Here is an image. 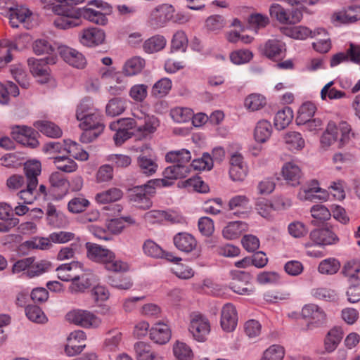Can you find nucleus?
<instances>
[{
    "mask_svg": "<svg viewBox=\"0 0 360 360\" xmlns=\"http://www.w3.org/2000/svg\"><path fill=\"white\" fill-rule=\"evenodd\" d=\"M66 153L70 154L75 159L80 161H86L89 158V153L83 150L80 146L72 140H64Z\"/></svg>",
    "mask_w": 360,
    "mask_h": 360,
    "instance_id": "nucleus-53",
    "label": "nucleus"
},
{
    "mask_svg": "<svg viewBox=\"0 0 360 360\" xmlns=\"http://www.w3.org/2000/svg\"><path fill=\"white\" fill-rule=\"evenodd\" d=\"M170 115L176 122H187L193 117V110L189 108L176 107L171 110Z\"/></svg>",
    "mask_w": 360,
    "mask_h": 360,
    "instance_id": "nucleus-60",
    "label": "nucleus"
},
{
    "mask_svg": "<svg viewBox=\"0 0 360 360\" xmlns=\"http://www.w3.org/2000/svg\"><path fill=\"white\" fill-rule=\"evenodd\" d=\"M52 159L56 167L63 172L72 173L78 168L77 162L68 156L58 155L52 157Z\"/></svg>",
    "mask_w": 360,
    "mask_h": 360,
    "instance_id": "nucleus-41",
    "label": "nucleus"
},
{
    "mask_svg": "<svg viewBox=\"0 0 360 360\" xmlns=\"http://www.w3.org/2000/svg\"><path fill=\"white\" fill-rule=\"evenodd\" d=\"M46 219L49 225L56 228L63 227L67 224L66 216L60 211L57 210L52 204L47 205Z\"/></svg>",
    "mask_w": 360,
    "mask_h": 360,
    "instance_id": "nucleus-34",
    "label": "nucleus"
},
{
    "mask_svg": "<svg viewBox=\"0 0 360 360\" xmlns=\"http://www.w3.org/2000/svg\"><path fill=\"white\" fill-rule=\"evenodd\" d=\"M94 115L88 116L81 120L79 122V127L82 129H92L103 131L104 129V124L102 122V116L98 110L94 112Z\"/></svg>",
    "mask_w": 360,
    "mask_h": 360,
    "instance_id": "nucleus-42",
    "label": "nucleus"
},
{
    "mask_svg": "<svg viewBox=\"0 0 360 360\" xmlns=\"http://www.w3.org/2000/svg\"><path fill=\"white\" fill-rule=\"evenodd\" d=\"M82 245L79 243H72L68 246L62 248L57 255V259L60 261L68 260L75 257L76 253L81 251Z\"/></svg>",
    "mask_w": 360,
    "mask_h": 360,
    "instance_id": "nucleus-62",
    "label": "nucleus"
},
{
    "mask_svg": "<svg viewBox=\"0 0 360 360\" xmlns=\"http://www.w3.org/2000/svg\"><path fill=\"white\" fill-rule=\"evenodd\" d=\"M266 103V98L259 94H252L245 100V106L252 111L262 109L265 106Z\"/></svg>",
    "mask_w": 360,
    "mask_h": 360,
    "instance_id": "nucleus-58",
    "label": "nucleus"
},
{
    "mask_svg": "<svg viewBox=\"0 0 360 360\" xmlns=\"http://www.w3.org/2000/svg\"><path fill=\"white\" fill-rule=\"evenodd\" d=\"M334 84V81H330L321 89L320 96L322 101L338 100L346 96L345 91L338 90L333 86Z\"/></svg>",
    "mask_w": 360,
    "mask_h": 360,
    "instance_id": "nucleus-49",
    "label": "nucleus"
},
{
    "mask_svg": "<svg viewBox=\"0 0 360 360\" xmlns=\"http://www.w3.org/2000/svg\"><path fill=\"white\" fill-rule=\"evenodd\" d=\"M123 197V192L117 188H110L106 191L98 193L95 200L101 205L108 204L120 200Z\"/></svg>",
    "mask_w": 360,
    "mask_h": 360,
    "instance_id": "nucleus-35",
    "label": "nucleus"
},
{
    "mask_svg": "<svg viewBox=\"0 0 360 360\" xmlns=\"http://www.w3.org/2000/svg\"><path fill=\"white\" fill-rule=\"evenodd\" d=\"M273 131L271 124L266 120L257 122L254 130V139L259 143H266L271 137Z\"/></svg>",
    "mask_w": 360,
    "mask_h": 360,
    "instance_id": "nucleus-29",
    "label": "nucleus"
},
{
    "mask_svg": "<svg viewBox=\"0 0 360 360\" xmlns=\"http://www.w3.org/2000/svg\"><path fill=\"white\" fill-rule=\"evenodd\" d=\"M166 44V39L163 36L155 35L146 40L143 48L145 52L153 53L164 49Z\"/></svg>",
    "mask_w": 360,
    "mask_h": 360,
    "instance_id": "nucleus-50",
    "label": "nucleus"
},
{
    "mask_svg": "<svg viewBox=\"0 0 360 360\" xmlns=\"http://www.w3.org/2000/svg\"><path fill=\"white\" fill-rule=\"evenodd\" d=\"M283 141L288 148L291 150H302L305 145L304 139L300 133L297 131H288L283 136Z\"/></svg>",
    "mask_w": 360,
    "mask_h": 360,
    "instance_id": "nucleus-43",
    "label": "nucleus"
},
{
    "mask_svg": "<svg viewBox=\"0 0 360 360\" xmlns=\"http://www.w3.org/2000/svg\"><path fill=\"white\" fill-rule=\"evenodd\" d=\"M210 330V321L205 316L200 313L191 314L188 330L195 340L200 342L205 341Z\"/></svg>",
    "mask_w": 360,
    "mask_h": 360,
    "instance_id": "nucleus-6",
    "label": "nucleus"
},
{
    "mask_svg": "<svg viewBox=\"0 0 360 360\" xmlns=\"http://www.w3.org/2000/svg\"><path fill=\"white\" fill-rule=\"evenodd\" d=\"M73 6V8H70L66 12L69 13V18L68 20H59L58 25L60 27V29L67 30L75 27L79 26L82 24L81 17H83L85 20L101 26H105L108 22V19L106 15L102 13L101 11L89 7L93 6L97 8H101L105 10L109 8V5L106 2L102 0H91L88 2V5L83 8H79Z\"/></svg>",
    "mask_w": 360,
    "mask_h": 360,
    "instance_id": "nucleus-1",
    "label": "nucleus"
},
{
    "mask_svg": "<svg viewBox=\"0 0 360 360\" xmlns=\"http://www.w3.org/2000/svg\"><path fill=\"white\" fill-rule=\"evenodd\" d=\"M172 86V80L167 77H163L157 81L152 86L151 94L156 98L165 96Z\"/></svg>",
    "mask_w": 360,
    "mask_h": 360,
    "instance_id": "nucleus-52",
    "label": "nucleus"
},
{
    "mask_svg": "<svg viewBox=\"0 0 360 360\" xmlns=\"http://www.w3.org/2000/svg\"><path fill=\"white\" fill-rule=\"evenodd\" d=\"M19 89L12 82H7L6 84L0 82V103L7 105L9 103L10 95L16 97L19 95Z\"/></svg>",
    "mask_w": 360,
    "mask_h": 360,
    "instance_id": "nucleus-51",
    "label": "nucleus"
},
{
    "mask_svg": "<svg viewBox=\"0 0 360 360\" xmlns=\"http://www.w3.org/2000/svg\"><path fill=\"white\" fill-rule=\"evenodd\" d=\"M134 349L137 360H163L162 356L152 351L150 346L143 342L135 343Z\"/></svg>",
    "mask_w": 360,
    "mask_h": 360,
    "instance_id": "nucleus-32",
    "label": "nucleus"
},
{
    "mask_svg": "<svg viewBox=\"0 0 360 360\" xmlns=\"http://www.w3.org/2000/svg\"><path fill=\"white\" fill-rule=\"evenodd\" d=\"M97 110L98 109L94 106L93 100L85 98L77 106L76 118L78 121H80L86 117L94 115V112Z\"/></svg>",
    "mask_w": 360,
    "mask_h": 360,
    "instance_id": "nucleus-44",
    "label": "nucleus"
},
{
    "mask_svg": "<svg viewBox=\"0 0 360 360\" xmlns=\"http://www.w3.org/2000/svg\"><path fill=\"white\" fill-rule=\"evenodd\" d=\"M16 49L15 44L8 39L0 41V70L11 61L12 57L10 53Z\"/></svg>",
    "mask_w": 360,
    "mask_h": 360,
    "instance_id": "nucleus-55",
    "label": "nucleus"
},
{
    "mask_svg": "<svg viewBox=\"0 0 360 360\" xmlns=\"http://www.w3.org/2000/svg\"><path fill=\"white\" fill-rule=\"evenodd\" d=\"M238 324V314L236 307L231 303L224 304L221 311L220 325L222 330L229 333L233 331Z\"/></svg>",
    "mask_w": 360,
    "mask_h": 360,
    "instance_id": "nucleus-19",
    "label": "nucleus"
},
{
    "mask_svg": "<svg viewBox=\"0 0 360 360\" xmlns=\"http://www.w3.org/2000/svg\"><path fill=\"white\" fill-rule=\"evenodd\" d=\"M174 11L171 4L159 5L151 11L150 22L156 27H163L173 18Z\"/></svg>",
    "mask_w": 360,
    "mask_h": 360,
    "instance_id": "nucleus-15",
    "label": "nucleus"
},
{
    "mask_svg": "<svg viewBox=\"0 0 360 360\" xmlns=\"http://www.w3.org/2000/svg\"><path fill=\"white\" fill-rule=\"evenodd\" d=\"M132 115L137 120L144 121V124L136 129V138L139 139L150 138L160 126V120L154 115L146 114L141 110H134Z\"/></svg>",
    "mask_w": 360,
    "mask_h": 360,
    "instance_id": "nucleus-7",
    "label": "nucleus"
},
{
    "mask_svg": "<svg viewBox=\"0 0 360 360\" xmlns=\"http://www.w3.org/2000/svg\"><path fill=\"white\" fill-rule=\"evenodd\" d=\"M297 198L302 201L313 200L314 199L326 201L329 199V193L319 186L316 180H312L300 188L297 193Z\"/></svg>",
    "mask_w": 360,
    "mask_h": 360,
    "instance_id": "nucleus-11",
    "label": "nucleus"
},
{
    "mask_svg": "<svg viewBox=\"0 0 360 360\" xmlns=\"http://www.w3.org/2000/svg\"><path fill=\"white\" fill-rule=\"evenodd\" d=\"M190 173V166H183L181 165H175L169 166L165 169L162 175L164 177L172 179L186 177Z\"/></svg>",
    "mask_w": 360,
    "mask_h": 360,
    "instance_id": "nucleus-48",
    "label": "nucleus"
},
{
    "mask_svg": "<svg viewBox=\"0 0 360 360\" xmlns=\"http://www.w3.org/2000/svg\"><path fill=\"white\" fill-rule=\"evenodd\" d=\"M146 65L145 60L139 56L128 59L122 67V72L125 76L132 77L141 72Z\"/></svg>",
    "mask_w": 360,
    "mask_h": 360,
    "instance_id": "nucleus-31",
    "label": "nucleus"
},
{
    "mask_svg": "<svg viewBox=\"0 0 360 360\" xmlns=\"http://www.w3.org/2000/svg\"><path fill=\"white\" fill-rule=\"evenodd\" d=\"M281 176L287 184L295 187L300 184L302 172L296 162L289 161L282 166Z\"/></svg>",
    "mask_w": 360,
    "mask_h": 360,
    "instance_id": "nucleus-18",
    "label": "nucleus"
},
{
    "mask_svg": "<svg viewBox=\"0 0 360 360\" xmlns=\"http://www.w3.org/2000/svg\"><path fill=\"white\" fill-rule=\"evenodd\" d=\"M248 229V224L242 221H234L227 224L222 229V236L226 240H235Z\"/></svg>",
    "mask_w": 360,
    "mask_h": 360,
    "instance_id": "nucleus-27",
    "label": "nucleus"
},
{
    "mask_svg": "<svg viewBox=\"0 0 360 360\" xmlns=\"http://www.w3.org/2000/svg\"><path fill=\"white\" fill-rule=\"evenodd\" d=\"M150 338L155 343L164 345L171 338L169 326L162 322H158L150 329Z\"/></svg>",
    "mask_w": 360,
    "mask_h": 360,
    "instance_id": "nucleus-25",
    "label": "nucleus"
},
{
    "mask_svg": "<svg viewBox=\"0 0 360 360\" xmlns=\"http://www.w3.org/2000/svg\"><path fill=\"white\" fill-rule=\"evenodd\" d=\"M284 354V349L281 346L273 345L263 352L262 360H282Z\"/></svg>",
    "mask_w": 360,
    "mask_h": 360,
    "instance_id": "nucleus-64",
    "label": "nucleus"
},
{
    "mask_svg": "<svg viewBox=\"0 0 360 360\" xmlns=\"http://www.w3.org/2000/svg\"><path fill=\"white\" fill-rule=\"evenodd\" d=\"M90 205L89 201L82 195L71 199L68 204V211L73 214L84 212Z\"/></svg>",
    "mask_w": 360,
    "mask_h": 360,
    "instance_id": "nucleus-63",
    "label": "nucleus"
},
{
    "mask_svg": "<svg viewBox=\"0 0 360 360\" xmlns=\"http://www.w3.org/2000/svg\"><path fill=\"white\" fill-rule=\"evenodd\" d=\"M25 173L27 177V183H30L31 181H35L36 184H38V176L41 172V162L38 160H29L25 162Z\"/></svg>",
    "mask_w": 360,
    "mask_h": 360,
    "instance_id": "nucleus-54",
    "label": "nucleus"
},
{
    "mask_svg": "<svg viewBox=\"0 0 360 360\" xmlns=\"http://www.w3.org/2000/svg\"><path fill=\"white\" fill-rule=\"evenodd\" d=\"M302 316L307 321V327L308 330L322 326L326 320L325 311L314 304H305L302 309Z\"/></svg>",
    "mask_w": 360,
    "mask_h": 360,
    "instance_id": "nucleus-9",
    "label": "nucleus"
},
{
    "mask_svg": "<svg viewBox=\"0 0 360 360\" xmlns=\"http://www.w3.org/2000/svg\"><path fill=\"white\" fill-rule=\"evenodd\" d=\"M86 249L87 257L96 263L103 264L108 271L122 273L130 269L127 262L117 259L115 252L110 249L89 242L86 243Z\"/></svg>",
    "mask_w": 360,
    "mask_h": 360,
    "instance_id": "nucleus-2",
    "label": "nucleus"
},
{
    "mask_svg": "<svg viewBox=\"0 0 360 360\" xmlns=\"http://www.w3.org/2000/svg\"><path fill=\"white\" fill-rule=\"evenodd\" d=\"M59 53L63 60L73 68L83 69L86 65L84 56L75 49L67 46H60Z\"/></svg>",
    "mask_w": 360,
    "mask_h": 360,
    "instance_id": "nucleus-16",
    "label": "nucleus"
},
{
    "mask_svg": "<svg viewBox=\"0 0 360 360\" xmlns=\"http://www.w3.org/2000/svg\"><path fill=\"white\" fill-rule=\"evenodd\" d=\"M143 251L146 255L153 258H165L170 262L181 260V258L174 257L170 252H165L158 244L150 239L143 243Z\"/></svg>",
    "mask_w": 360,
    "mask_h": 360,
    "instance_id": "nucleus-20",
    "label": "nucleus"
},
{
    "mask_svg": "<svg viewBox=\"0 0 360 360\" xmlns=\"http://www.w3.org/2000/svg\"><path fill=\"white\" fill-rule=\"evenodd\" d=\"M49 181L54 199L60 200L68 194L70 183L63 174L53 172L50 174Z\"/></svg>",
    "mask_w": 360,
    "mask_h": 360,
    "instance_id": "nucleus-14",
    "label": "nucleus"
},
{
    "mask_svg": "<svg viewBox=\"0 0 360 360\" xmlns=\"http://www.w3.org/2000/svg\"><path fill=\"white\" fill-rule=\"evenodd\" d=\"M353 136L354 133L349 123L341 121L337 124L335 122L330 121L321 137V144L323 148H328L338 141L339 148H342Z\"/></svg>",
    "mask_w": 360,
    "mask_h": 360,
    "instance_id": "nucleus-3",
    "label": "nucleus"
},
{
    "mask_svg": "<svg viewBox=\"0 0 360 360\" xmlns=\"http://www.w3.org/2000/svg\"><path fill=\"white\" fill-rule=\"evenodd\" d=\"M130 200L139 209L147 210L152 206V201L141 188H134L130 194Z\"/></svg>",
    "mask_w": 360,
    "mask_h": 360,
    "instance_id": "nucleus-46",
    "label": "nucleus"
},
{
    "mask_svg": "<svg viewBox=\"0 0 360 360\" xmlns=\"http://www.w3.org/2000/svg\"><path fill=\"white\" fill-rule=\"evenodd\" d=\"M173 353L178 360H191L193 356L191 347L186 343L179 341L173 346Z\"/></svg>",
    "mask_w": 360,
    "mask_h": 360,
    "instance_id": "nucleus-59",
    "label": "nucleus"
},
{
    "mask_svg": "<svg viewBox=\"0 0 360 360\" xmlns=\"http://www.w3.org/2000/svg\"><path fill=\"white\" fill-rule=\"evenodd\" d=\"M226 26L224 18L220 15H212L205 20V27L209 32L218 33Z\"/></svg>",
    "mask_w": 360,
    "mask_h": 360,
    "instance_id": "nucleus-61",
    "label": "nucleus"
},
{
    "mask_svg": "<svg viewBox=\"0 0 360 360\" xmlns=\"http://www.w3.org/2000/svg\"><path fill=\"white\" fill-rule=\"evenodd\" d=\"M51 246L49 238L33 237L30 240L22 243L20 245L21 250L30 251L33 250H47Z\"/></svg>",
    "mask_w": 360,
    "mask_h": 360,
    "instance_id": "nucleus-39",
    "label": "nucleus"
},
{
    "mask_svg": "<svg viewBox=\"0 0 360 360\" xmlns=\"http://www.w3.org/2000/svg\"><path fill=\"white\" fill-rule=\"evenodd\" d=\"M77 269H83V265L79 262H72L60 265L56 269L58 278L63 281H72L74 276L72 272Z\"/></svg>",
    "mask_w": 360,
    "mask_h": 360,
    "instance_id": "nucleus-36",
    "label": "nucleus"
},
{
    "mask_svg": "<svg viewBox=\"0 0 360 360\" xmlns=\"http://www.w3.org/2000/svg\"><path fill=\"white\" fill-rule=\"evenodd\" d=\"M165 160L167 162H173L175 165L189 166V162L191 160V154L190 151L186 149L172 150L166 154Z\"/></svg>",
    "mask_w": 360,
    "mask_h": 360,
    "instance_id": "nucleus-37",
    "label": "nucleus"
},
{
    "mask_svg": "<svg viewBox=\"0 0 360 360\" xmlns=\"http://www.w3.org/2000/svg\"><path fill=\"white\" fill-rule=\"evenodd\" d=\"M360 20V5L352 4L332 15V21L340 24H352Z\"/></svg>",
    "mask_w": 360,
    "mask_h": 360,
    "instance_id": "nucleus-17",
    "label": "nucleus"
},
{
    "mask_svg": "<svg viewBox=\"0 0 360 360\" xmlns=\"http://www.w3.org/2000/svg\"><path fill=\"white\" fill-rule=\"evenodd\" d=\"M44 8L51 9L58 17L54 20V25L56 27H60L58 25L59 20H68L69 13L66 12L70 8H73L74 5H77L78 0H41Z\"/></svg>",
    "mask_w": 360,
    "mask_h": 360,
    "instance_id": "nucleus-8",
    "label": "nucleus"
},
{
    "mask_svg": "<svg viewBox=\"0 0 360 360\" xmlns=\"http://www.w3.org/2000/svg\"><path fill=\"white\" fill-rule=\"evenodd\" d=\"M138 165L141 171L148 176L155 173L158 167L155 159L142 155L138 158Z\"/></svg>",
    "mask_w": 360,
    "mask_h": 360,
    "instance_id": "nucleus-57",
    "label": "nucleus"
},
{
    "mask_svg": "<svg viewBox=\"0 0 360 360\" xmlns=\"http://www.w3.org/2000/svg\"><path fill=\"white\" fill-rule=\"evenodd\" d=\"M32 15L31 11L23 6H16L9 11L10 24L13 27H18L20 23H25Z\"/></svg>",
    "mask_w": 360,
    "mask_h": 360,
    "instance_id": "nucleus-30",
    "label": "nucleus"
},
{
    "mask_svg": "<svg viewBox=\"0 0 360 360\" xmlns=\"http://www.w3.org/2000/svg\"><path fill=\"white\" fill-rule=\"evenodd\" d=\"M343 338V330L341 328L335 327L328 333L325 340V349L328 352H333Z\"/></svg>",
    "mask_w": 360,
    "mask_h": 360,
    "instance_id": "nucleus-40",
    "label": "nucleus"
},
{
    "mask_svg": "<svg viewBox=\"0 0 360 360\" xmlns=\"http://www.w3.org/2000/svg\"><path fill=\"white\" fill-rule=\"evenodd\" d=\"M33 125L41 133L51 138H58L63 134L61 129L50 121L39 120L34 122Z\"/></svg>",
    "mask_w": 360,
    "mask_h": 360,
    "instance_id": "nucleus-33",
    "label": "nucleus"
},
{
    "mask_svg": "<svg viewBox=\"0 0 360 360\" xmlns=\"http://www.w3.org/2000/svg\"><path fill=\"white\" fill-rule=\"evenodd\" d=\"M340 268V263L338 259L330 257L322 260L318 266V271L324 275H333Z\"/></svg>",
    "mask_w": 360,
    "mask_h": 360,
    "instance_id": "nucleus-56",
    "label": "nucleus"
},
{
    "mask_svg": "<svg viewBox=\"0 0 360 360\" xmlns=\"http://www.w3.org/2000/svg\"><path fill=\"white\" fill-rule=\"evenodd\" d=\"M11 134L13 139L22 145L33 148L39 145V141L37 139V132L30 127L13 126L11 128Z\"/></svg>",
    "mask_w": 360,
    "mask_h": 360,
    "instance_id": "nucleus-10",
    "label": "nucleus"
},
{
    "mask_svg": "<svg viewBox=\"0 0 360 360\" xmlns=\"http://www.w3.org/2000/svg\"><path fill=\"white\" fill-rule=\"evenodd\" d=\"M68 322L86 329H97L102 324V319L94 312L82 309H74L65 315Z\"/></svg>",
    "mask_w": 360,
    "mask_h": 360,
    "instance_id": "nucleus-4",
    "label": "nucleus"
},
{
    "mask_svg": "<svg viewBox=\"0 0 360 360\" xmlns=\"http://www.w3.org/2000/svg\"><path fill=\"white\" fill-rule=\"evenodd\" d=\"M316 108L315 105L311 102L304 103L297 111V115L295 119L296 124L301 125L306 123V122L312 119L314 117Z\"/></svg>",
    "mask_w": 360,
    "mask_h": 360,
    "instance_id": "nucleus-47",
    "label": "nucleus"
},
{
    "mask_svg": "<svg viewBox=\"0 0 360 360\" xmlns=\"http://www.w3.org/2000/svg\"><path fill=\"white\" fill-rule=\"evenodd\" d=\"M269 13L272 18L283 25H295L303 18L302 11L300 9H286L278 4H273L270 6Z\"/></svg>",
    "mask_w": 360,
    "mask_h": 360,
    "instance_id": "nucleus-5",
    "label": "nucleus"
},
{
    "mask_svg": "<svg viewBox=\"0 0 360 360\" xmlns=\"http://www.w3.org/2000/svg\"><path fill=\"white\" fill-rule=\"evenodd\" d=\"M260 53L273 60H277L284 57L285 44L278 39H270L259 47Z\"/></svg>",
    "mask_w": 360,
    "mask_h": 360,
    "instance_id": "nucleus-13",
    "label": "nucleus"
},
{
    "mask_svg": "<svg viewBox=\"0 0 360 360\" xmlns=\"http://www.w3.org/2000/svg\"><path fill=\"white\" fill-rule=\"evenodd\" d=\"M126 108L127 101L125 99L120 97H115L108 101L105 106V112L107 115L115 117L124 112Z\"/></svg>",
    "mask_w": 360,
    "mask_h": 360,
    "instance_id": "nucleus-45",
    "label": "nucleus"
},
{
    "mask_svg": "<svg viewBox=\"0 0 360 360\" xmlns=\"http://www.w3.org/2000/svg\"><path fill=\"white\" fill-rule=\"evenodd\" d=\"M123 344V333L118 328H114L108 331L103 347L106 352H115L121 349Z\"/></svg>",
    "mask_w": 360,
    "mask_h": 360,
    "instance_id": "nucleus-23",
    "label": "nucleus"
},
{
    "mask_svg": "<svg viewBox=\"0 0 360 360\" xmlns=\"http://www.w3.org/2000/svg\"><path fill=\"white\" fill-rule=\"evenodd\" d=\"M342 272L347 278L349 283L352 285H358L360 281L359 275L360 272V259H352L345 262Z\"/></svg>",
    "mask_w": 360,
    "mask_h": 360,
    "instance_id": "nucleus-28",
    "label": "nucleus"
},
{
    "mask_svg": "<svg viewBox=\"0 0 360 360\" xmlns=\"http://www.w3.org/2000/svg\"><path fill=\"white\" fill-rule=\"evenodd\" d=\"M310 238L316 245H331L339 241L336 234L329 229H314L310 233Z\"/></svg>",
    "mask_w": 360,
    "mask_h": 360,
    "instance_id": "nucleus-22",
    "label": "nucleus"
},
{
    "mask_svg": "<svg viewBox=\"0 0 360 360\" xmlns=\"http://www.w3.org/2000/svg\"><path fill=\"white\" fill-rule=\"evenodd\" d=\"M88 271L89 273L84 274L82 276H74V279L68 288L72 294L84 292L91 285L92 283L95 281V276L90 270H88Z\"/></svg>",
    "mask_w": 360,
    "mask_h": 360,
    "instance_id": "nucleus-24",
    "label": "nucleus"
},
{
    "mask_svg": "<svg viewBox=\"0 0 360 360\" xmlns=\"http://www.w3.org/2000/svg\"><path fill=\"white\" fill-rule=\"evenodd\" d=\"M105 38L104 31L96 27L84 30L79 35L81 44L86 46H94L103 44Z\"/></svg>",
    "mask_w": 360,
    "mask_h": 360,
    "instance_id": "nucleus-21",
    "label": "nucleus"
},
{
    "mask_svg": "<svg viewBox=\"0 0 360 360\" xmlns=\"http://www.w3.org/2000/svg\"><path fill=\"white\" fill-rule=\"evenodd\" d=\"M293 116V111L290 107H285L278 110L274 119L276 129L278 130L284 129L292 122Z\"/></svg>",
    "mask_w": 360,
    "mask_h": 360,
    "instance_id": "nucleus-38",
    "label": "nucleus"
},
{
    "mask_svg": "<svg viewBox=\"0 0 360 360\" xmlns=\"http://www.w3.org/2000/svg\"><path fill=\"white\" fill-rule=\"evenodd\" d=\"M30 72L40 84H46L50 80L48 58L37 59L30 58L27 60Z\"/></svg>",
    "mask_w": 360,
    "mask_h": 360,
    "instance_id": "nucleus-12",
    "label": "nucleus"
},
{
    "mask_svg": "<svg viewBox=\"0 0 360 360\" xmlns=\"http://www.w3.org/2000/svg\"><path fill=\"white\" fill-rule=\"evenodd\" d=\"M173 240L176 248L184 252H191L197 246L195 237L187 232L178 233L174 236Z\"/></svg>",
    "mask_w": 360,
    "mask_h": 360,
    "instance_id": "nucleus-26",
    "label": "nucleus"
}]
</instances>
